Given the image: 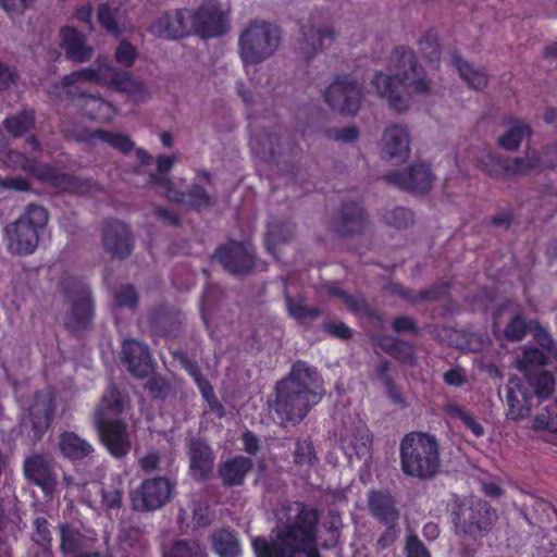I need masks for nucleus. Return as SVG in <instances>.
<instances>
[{
  "label": "nucleus",
  "instance_id": "14",
  "mask_svg": "<svg viewBox=\"0 0 557 557\" xmlns=\"http://www.w3.org/2000/svg\"><path fill=\"white\" fill-rule=\"evenodd\" d=\"M175 483L165 476L145 479L131 493L132 507L136 511H153L162 508L173 497Z\"/></svg>",
  "mask_w": 557,
  "mask_h": 557
},
{
  "label": "nucleus",
  "instance_id": "20",
  "mask_svg": "<svg viewBox=\"0 0 557 557\" xmlns=\"http://www.w3.org/2000/svg\"><path fill=\"white\" fill-rule=\"evenodd\" d=\"M25 476L41 488L46 496H51L57 487V474L51 460L42 455L35 454L24 462Z\"/></svg>",
  "mask_w": 557,
  "mask_h": 557
},
{
  "label": "nucleus",
  "instance_id": "18",
  "mask_svg": "<svg viewBox=\"0 0 557 557\" xmlns=\"http://www.w3.org/2000/svg\"><path fill=\"white\" fill-rule=\"evenodd\" d=\"M102 245L112 258L125 260L133 251L134 235L127 224L110 219L102 226Z\"/></svg>",
  "mask_w": 557,
  "mask_h": 557
},
{
  "label": "nucleus",
  "instance_id": "27",
  "mask_svg": "<svg viewBox=\"0 0 557 557\" xmlns=\"http://www.w3.org/2000/svg\"><path fill=\"white\" fill-rule=\"evenodd\" d=\"M112 73L113 65L108 62H102L98 58L96 66L83 67L64 75L62 77V84L65 87H70L78 82H87L96 85L109 86Z\"/></svg>",
  "mask_w": 557,
  "mask_h": 557
},
{
  "label": "nucleus",
  "instance_id": "39",
  "mask_svg": "<svg viewBox=\"0 0 557 557\" xmlns=\"http://www.w3.org/2000/svg\"><path fill=\"white\" fill-rule=\"evenodd\" d=\"M36 124L34 110H23L9 115L3 121L4 129L14 138H21L29 133Z\"/></svg>",
  "mask_w": 557,
  "mask_h": 557
},
{
  "label": "nucleus",
  "instance_id": "40",
  "mask_svg": "<svg viewBox=\"0 0 557 557\" xmlns=\"http://www.w3.org/2000/svg\"><path fill=\"white\" fill-rule=\"evenodd\" d=\"M250 146L255 153L260 154L268 162L277 163L281 154V137L276 134H268L262 141L257 135H250Z\"/></svg>",
  "mask_w": 557,
  "mask_h": 557
},
{
  "label": "nucleus",
  "instance_id": "52",
  "mask_svg": "<svg viewBox=\"0 0 557 557\" xmlns=\"http://www.w3.org/2000/svg\"><path fill=\"white\" fill-rule=\"evenodd\" d=\"M480 168L490 176L508 177V157L488 153L480 160Z\"/></svg>",
  "mask_w": 557,
  "mask_h": 557
},
{
  "label": "nucleus",
  "instance_id": "17",
  "mask_svg": "<svg viewBox=\"0 0 557 557\" xmlns=\"http://www.w3.org/2000/svg\"><path fill=\"white\" fill-rule=\"evenodd\" d=\"M384 180L412 194H426L434 181L430 165L425 163H413L406 171H392L384 175Z\"/></svg>",
  "mask_w": 557,
  "mask_h": 557
},
{
  "label": "nucleus",
  "instance_id": "43",
  "mask_svg": "<svg viewBox=\"0 0 557 557\" xmlns=\"http://www.w3.org/2000/svg\"><path fill=\"white\" fill-rule=\"evenodd\" d=\"M455 66L461 78L473 89L480 90L487 85V75L484 71L474 69L460 57L454 58Z\"/></svg>",
  "mask_w": 557,
  "mask_h": 557
},
{
  "label": "nucleus",
  "instance_id": "58",
  "mask_svg": "<svg viewBox=\"0 0 557 557\" xmlns=\"http://www.w3.org/2000/svg\"><path fill=\"white\" fill-rule=\"evenodd\" d=\"M115 60L119 64L131 67L138 58V51L128 40H121L115 50Z\"/></svg>",
  "mask_w": 557,
  "mask_h": 557
},
{
  "label": "nucleus",
  "instance_id": "41",
  "mask_svg": "<svg viewBox=\"0 0 557 557\" xmlns=\"http://www.w3.org/2000/svg\"><path fill=\"white\" fill-rule=\"evenodd\" d=\"M527 380L535 396L541 400L548 399L555 392L556 379L550 371L536 370L534 373L528 374Z\"/></svg>",
  "mask_w": 557,
  "mask_h": 557
},
{
  "label": "nucleus",
  "instance_id": "23",
  "mask_svg": "<svg viewBox=\"0 0 557 557\" xmlns=\"http://www.w3.org/2000/svg\"><path fill=\"white\" fill-rule=\"evenodd\" d=\"M252 469L251 458L236 455L219 463L218 476L224 487H237L245 484Z\"/></svg>",
  "mask_w": 557,
  "mask_h": 557
},
{
  "label": "nucleus",
  "instance_id": "55",
  "mask_svg": "<svg viewBox=\"0 0 557 557\" xmlns=\"http://www.w3.org/2000/svg\"><path fill=\"white\" fill-rule=\"evenodd\" d=\"M98 21L101 27L115 36L121 34L116 20V10L110 8L108 3H102L98 8Z\"/></svg>",
  "mask_w": 557,
  "mask_h": 557
},
{
  "label": "nucleus",
  "instance_id": "9",
  "mask_svg": "<svg viewBox=\"0 0 557 557\" xmlns=\"http://www.w3.org/2000/svg\"><path fill=\"white\" fill-rule=\"evenodd\" d=\"M281 42L280 28L269 22L253 20L242 32L238 40L240 58L246 66L270 58Z\"/></svg>",
  "mask_w": 557,
  "mask_h": 557
},
{
  "label": "nucleus",
  "instance_id": "54",
  "mask_svg": "<svg viewBox=\"0 0 557 557\" xmlns=\"http://www.w3.org/2000/svg\"><path fill=\"white\" fill-rule=\"evenodd\" d=\"M383 219L387 225L397 230H405L413 224V213L403 207L386 211Z\"/></svg>",
  "mask_w": 557,
  "mask_h": 557
},
{
  "label": "nucleus",
  "instance_id": "51",
  "mask_svg": "<svg viewBox=\"0 0 557 557\" xmlns=\"http://www.w3.org/2000/svg\"><path fill=\"white\" fill-rule=\"evenodd\" d=\"M451 285L447 282L435 283L426 288L417 290L416 305L422 302H433L446 299L449 296Z\"/></svg>",
  "mask_w": 557,
  "mask_h": 557
},
{
  "label": "nucleus",
  "instance_id": "21",
  "mask_svg": "<svg viewBox=\"0 0 557 557\" xmlns=\"http://www.w3.org/2000/svg\"><path fill=\"white\" fill-rule=\"evenodd\" d=\"M367 224L366 210L358 201L343 203L334 220L335 232L343 237L362 233Z\"/></svg>",
  "mask_w": 557,
  "mask_h": 557
},
{
  "label": "nucleus",
  "instance_id": "3",
  "mask_svg": "<svg viewBox=\"0 0 557 557\" xmlns=\"http://www.w3.org/2000/svg\"><path fill=\"white\" fill-rule=\"evenodd\" d=\"M389 66L394 72L392 75L376 72L371 84L380 97L387 99L393 110L404 112L408 109V100L401 92L404 87H411L416 94L430 92V81L412 49L396 47L391 54Z\"/></svg>",
  "mask_w": 557,
  "mask_h": 557
},
{
  "label": "nucleus",
  "instance_id": "2",
  "mask_svg": "<svg viewBox=\"0 0 557 557\" xmlns=\"http://www.w3.org/2000/svg\"><path fill=\"white\" fill-rule=\"evenodd\" d=\"M148 32L162 39L175 40L195 34L203 39L219 37L227 32L226 16L216 0L200 4L195 11L177 9L154 20Z\"/></svg>",
  "mask_w": 557,
  "mask_h": 557
},
{
  "label": "nucleus",
  "instance_id": "62",
  "mask_svg": "<svg viewBox=\"0 0 557 557\" xmlns=\"http://www.w3.org/2000/svg\"><path fill=\"white\" fill-rule=\"evenodd\" d=\"M530 324H532L531 330L533 331L535 342L546 351L553 352L556 348V344L547 330L540 325L536 320H530Z\"/></svg>",
  "mask_w": 557,
  "mask_h": 557
},
{
  "label": "nucleus",
  "instance_id": "10",
  "mask_svg": "<svg viewBox=\"0 0 557 557\" xmlns=\"http://www.w3.org/2000/svg\"><path fill=\"white\" fill-rule=\"evenodd\" d=\"M496 518L497 515L493 507L482 499L456 502L450 511L455 534L471 539L486 535Z\"/></svg>",
  "mask_w": 557,
  "mask_h": 557
},
{
  "label": "nucleus",
  "instance_id": "35",
  "mask_svg": "<svg viewBox=\"0 0 557 557\" xmlns=\"http://www.w3.org/2000/svg\"><path fill=\"white\" fill-rule=\"evenodd\" d=\"M284 302L288 317L301 326L310 325L322 314V310L319 307L307 306L294 300L287 289L284 292Z\"/></svg>",
  "mask_w": 557,
  "mask_h": 557
},
{
  "label": "nucleus",
  "instance_id": "46",
  "mask_svg": "<svg viewBox=\"0 0 557 557\" xmlns=\"http://www.w3.org/2000/svg\"><path fill=\"white\" fill-rule=\"evenodd\" d=\"M547 362V355L543 350L537 347H527L518 361V369L527 376L539 370L537 368L546 366Z\"/></svg>",
  "mask_w": 557,
  "mask_h": 557
},
{
  "label": "nucleus",
  "instance_id": "7",
  "mask_svg": "<svg viewBox=\"0 0 557 557\" xmlns=\"http://www.w3.org/2000/svg\"><path fill=\"white\" fill-rule=\"evenodd\" d=\"M49 221L48 210L37 203H28L17 220L3 228L8 250L17 256H29L38 247L40 233Z\"/></svg>",
  "mask_w": 557,
  "mask_h": 557
},
{
  "label": "nucleus",
  "instance_id": "45",
  "mask_svg": "<svg viewBox=\"0 0 557 557\" xmlns=\"http://www.w3.org/2000/svg\"><path fill=\"white\" fill-rule=\"evenodd\" d=\"M175 163L174 156L161 154L157 158V173H151L149 184L164 188L169 194L172 190L173 183L168 176Z\"/></svg>",
  "mask_w": 557,
  "mask_h": 557
},
{
  "label": "nucleus",
  "instance_id": "47",
  "mask_svg": "<svg viewBox=\"0 0 557 557\" xmlns=\"http://www.w3.org/2000/svg\"><path fill=\"white\" fill-rule=\"evenodd\" d=\"M418 46L425 61L437 66L441 51L436 30L428 29L418 41Z\"/></svg>",
  "mask_w": 557,
  "mask_h": 557
},
{
  "label": "nucleus",
  "instance_id": "29",
  "mask_svg": "<svg viewBox=\"0 0 557 557\" xmlns=\"http://www.w3.org/2000/svg\"><path fill=\"white\" fill-rule=\"evenodd\" d=\"M374 345L400 363L412 364L416 360L414 345L405 339L382 335L375 338Z\"/></svg>",
  "mask_w": 557,
  "mask_h": 557
},
{
  "label": "nucleus",
  "instance_id": "59",
  "mask_svg": "<svg viewBox=\"0 0 557 557\" xmlns=\"http://www.w3.org/2000/svg\"><path fill=\"white\" fill-rule=\"evenodd\" d=\"M382 524L385 529L375 542L376 550H384L394 545L400 534L399 522Z\"/></svg>",
  "mask_w": 557,
  "mask_h": 557
},
{
  "label": "nucleus",
  "instance_id": "5",
  "mask_svg": "<svg viewBox=\"0 0 557 557\" xmlns=\"http://www.w3.org/2000/svg\"><path fill=\"white\" fill-rule=\"evenodd\" d=\"M123 399L119 388L110 385L94 411L92 422L101 444L114 458L125 457L132 448L127 423L120 418Z\"/></svg>",
  "mask_w": 557,
  "mask_h": 557
},
{
  "label": "nucleus",
  "instance_id": "26",
  "mask_svg": "<svg viewBox=\"0 0 557 557\" xmlns=\"http://www.w3.org/2000/svg\"><path fill=\"white\" fill-rule=\"evenodd\" d=\"M190 475L197 482L207 480L214 463V455L211 447L202 441L194 440L188 447Z\"/></svg>",
  "mask_w": 557,
  "mask_h": 557
},
{
  "label": "nucleus",
  "instance_id": "36",
  "mask_svg": "<svg viewBox=\"0 0 557 557\" xmlns=\"http://www.w3.org/2000/svg\"><path fill=\"white\" fill-rule=\"evenodd\" d=\"M212 547L219 557H239L240 543L233 531L220 529L211 536Z\"/></svg>",
  "mask_w": 557,
  "mask_h": 557
},
{
  "label": "nucleus",
  "instance_id": "38",
  "mask_svg": "<svg viewBox=\"0 0 557 557\" xmlns=\"http://www.w3.org/2000/svg\"><path fill=\"white\" fill-rule=\"evenodd\" d=\"M60 550L65 557H73L83 552L85 536L83 533L69 523L59 525Z\"/></svg>",
  "mask_w": 557,
  "mask_h": 557
},
{
  "label": "nucleus",
  "instance_id": "49",
  "mask_svg": "<svg viewBox=\"0 0 557 557\" xmlns=\"http://www.w3.org/2000/svg\"><path fill=\"white\" fill-rule=\"evenodd\" d=\"M175 200L197 210L207 208L211 203L210 195L206 188L199 184L191 185L186 193L181 194L180 198Z\"/></svg>",
  "mask_w": 557,
  "mask_h": 557
},
{
  "label": "nucleus",
  "instance_id": "12",
  "mask_svg": "<svg viewBox=\"0 0 557 557\" xmlns=\"http://www.w3.org/2000/svg\"><path fill=\"white\" fill-rule=\"evenodd\" d=\"M363 97L362 84L348 74L336 75L324 91L327 106L345 116H354L359 112Z\"/></svg>",
  "mask_w": 557,
  "mask_h": 557
},
{
  "label": "nucleus",
  "instance_id": "61",
  "mask_svg": "<svg viewBox=\"0 0 557 557\" xmlns=\"http://www.w3.org/2000/svg\"><path fill=\"white\" fill-rule=\"evenodd\" d=\"M406 557H431L430 550L416 534H408L404 546Z\"/></svg>",
  "mask_w": 557,
  "mask_h": 557
},
{
  "label": "nucleus",
  "instance_id": "32",
  "mask_svg": "<svg viewBox=\"0 0 557 557\" xmlns=\"http://www.w3.org/2000/svg\"><path fill=\"white\" fill-rule=\"evenodd\" d=\"M295 224L289 221H280L275 218L269 220L264 238L267 250L274 255L275 247L281 243L289 242L295 235Z\"/></svg>",
  "mask_w": 557,
  "mask_h": 557
},
{
  "label": "nucleus",
  "instance_id": "53",
  "mask_svg": "<svg viewBox=\"0 0 557 557\" xmlns=\"http://www.w3.org/2000/svg\"><path fill=\"white\" fill-rule=\"evenodd\" d=\"M531 329L532 324H530V321H525L521 314H516L506 324L504 337L511 343L520 342Z\"/></svg>",
  "mask_w": 557,
  "mask_h": 557
},
{
  "label": "nucleus",
  "instance_id": "4",
  "mask_svg": "<svg viewBox=\"0 0 557 557\" xmlns=\"http://www.w3.org/2000/svg\"><path fill=\"white\" fill-rule=\"evenodd\" d=\"M318 519L315 509L301 504L295 519L276 540L269 542L258 536L252 541L256 557H321L315 542Z\"/></svg>",
  "mask_w": 557,
  "mask_h": 557
},
{
  "label": "nucleus",
  "instance_id": "42",
  "mask_svg": "<svg viewBox=\"0 0 557 557\" xmlns=\"http://www.w3.org/2000/svg\"><path fill=\"white\" fill-rule=\"evenodd\" d=\"M53 416L54 407L51 403L45 405L42 409H34L30 412V438L34 443L39 442L42 438L53 421Z\"/></svg>",
  "mask_w": 557,
  "mask_h": 557
},
{
  "label": "nucleus",
  "instance_id": "64",
  "mask_svg": "<svg viewBox=\"0 0 557 557\" xmlns=\"http://www.w3.org/2000/svg\"><path fill=\"white\" fill-rule=\"evenodd\" d=\"M146 388L152 398L164 399L170 391L169 383L160 376H151L146 383Z\"/></svg>",
  "mask_w": 557,
  "mask_h": 557
},
{
  "label": "nucleus",
  "instance_id": "48",
  "mask_svg": "<svg viewBox=\"0 0 557 557\" xmlns=\"http://www.w3.org/2000/svg\"><path fill=\"white\" fill-rule=\"evenodd\" d=\"M205 548L197 542L177 540L163 553V557H205Z\"/></svg>",
  "mask_w": 557,
  "mask_h": 557
},
{
  "label": "nucleus",
  "instance_id": "1",
  "mask_svg": "<svg viewBox=\"0 0 557 557\" xmlns=\"http://www.w3.org/2000/svg\"><path fill=\"white\" fill-rule=\"evenodd\" d=\"M323 383L322 376L313 366L296 360L289 372L275 385V399L272 410L278 423L296 425L318 405L323 396L317 388Z\"/></svg>",
  "mask_w": 557,
  "mask_h": 557
},
{
  "label": "nucleus",
  "instance_id": "11",
  "mask_svg": "<svg viewBox=\"0 0 557 557\" xmlns=\"http://www.w3.org/2000/svg\"><path fill=\"white\" fill-rule=\"evenodd\" d=\"M69 302L64 326L73 335L88 330L95 318V301L90 287L81 280L69 278L62 282Z\"/></svg>",
  "mask_w": 557,
  "mask_h": 557
},
{
  "label": "nucleus",
  "instance_id": "19",
  "mask_svg": "<svg viewBox=\"0 0 557 557\" xmlns=\"http://www.w3.org/2000/svg\"><path fill=\"white\" fill-rule=\"evenodd\" d=\"M122 358L129 373L138 379L147 377L153 371V359L149 347L137 339H125L122 344Z\"/></svg>",
  "mask_w": 557,
  "mask_h": 557
},
{
  "label": "nucleus",
  "instance_id": "30",
  "mask_svg": "<svg viewBox=\"0 0 557 557\" xmlns=\"http://www.w3.org/2000/svg\"><path fill=\"white\" fill-rule=\"evenodd\" d=\"M78 140L90 145H95L99 140L108 144L110 147L122 152L123 154L131 153L135 148V143L127 135L100 128L85 131L78 137Z\"/></svg>",
  "mask_w": 557,
  "mask_h": 557
},
{
  "label": "nucleus",
  "instance_id": "16",
  "mask_svg": "<svg viewBox=\"0 0 557 557\" xmlns=\"http://www.w3.org/2000/svg\"><path fill=\"white\" fill-rule=\"evenodd\" d=\"M147 321L154 338L175 339L182 334L184 314L176 307L160 304L149 311Z\"/></svg>",
  "mask_w": 557,
  "mask_h": 557
},
{
  "label": "nucleus",
  "instance_id": "56",
  "mask_svg": "<svg viewBox=\"0 0 557 557\" xmlns=\"http://www.w3.org/2000/svg\"><path fill=\"white\" fill-rule=\"evenodd\" d=\"M34 532L32 534V540L45 547L49 548L52 544V534L49 528V522L45 517H37L34 520Z\"/></svg>",
  "mask_w": 557,
  "mask_h": 557
},
{
  "label": "nucleus",
  "instance_id": "34",
  "mask_svg": "<svg viewBox=\"0 0 557 557\" xmlns=\"http://www.w3.org/2000/svg\"><path fill=\"white\" fill-rule=\"evenodd\" d=\"M82 110L85 116L100 123L111 122L116 115V109L111 102L96 96L84 97Z\"/></svg>",
  "mask_w": 557,
  "mask_h": 557
},
{
  "label": "nucleus",
  "instance_id": "57",
  "mask_svg": "<svg viewBox=\"0 0 557 557\" xmlns=\"http://www.w3.org/2000/svg\"><path fill=\"white\" fill-rule=\"evenodd\" d=\"M114 300L119 307L135 309L138 306V294L132 284L120 286L114 293Z\"/></svg>",
  "mask_w": 557,
  "mask_h": 557
},
{
  "label": "nucleus",
  "instance_id": "63",
  "mask_svg": "<svg viewBox=\"0 0 557 557\" xmlns=\"http://www.w3.org/2000/svg\"><path fill=\"white\" fill-rule=\"evenodd\" d=\"M326 136L335 141L351 143L359 136V129L356 126L333 127L326 131Z\"/></svg>",
  "mask_w": 557,
  "mask_h": 557
},
{
  "label": "nucleus",
  "instance_id": "13",
  "mask_svg": "<svg viewBox=\"0 0 557 557\" xmlns=\"http://www.w3.org/2000/svg\"><path fill=\"white\" fill-rule=\"evenodd\" d=\"M213 257L232 275H249L258 265L256 249L248 239H230L215 249Z\"/></svg>",
  "mask_w": 557,
  "mask_h": 557
},
{
  "label": "nucleus",
  "instance_id": "50",
  "mask_svg": "<svg viewBox=\"0 0 557 557\" xmlns=\"http://www.w3.org/2000/svg\"><path fill=\"white\" fill-rule=\"evenodd\" d=\"M293 457L295 465L300 467H312L318 462L313 443L308 438L296 441Z\"/></svg>",
  "mask_w": 557,
  "mask_h": 557
},
{
  "label": "nucleus",
  "instance_id": "6",
  "mask_svg": "<svg viewBox=\"0 0 557 557\" xmlns=\"http://www.w3.org/2000/svg\"><path fill=\"white\" fill-rule=\"evenodd\" d=\"M400 469L407 476L428 480L441 468L440 443L435 435L412 431L399 444Z\"/></svg>",
  "mask_w": 557,
  "mask_h": 557
},
{
  "label": "nucleus",
  "instance_id": "44",
  "mask_svg": "<svg viewBox=\"0 0 557 557\" xmlns=\"http://www.w3.org/2000/svg\"><path fill=\"white\" fill-rule=\"evenodd\" d=\"M444 412L453 419H459L463 425L471 431L475 438L484 435V428L482 424L462 406L447 403L443 407Z\"/></svg>",
  "mask_w": 557,
  "mask_h": 557
},
{
  "label": "nucleus",
  "instance_id": "22",
  "mask_svg": "<svg viewBox=\"0 0 557 557\" xmlns=\"http://www.w3.org/2000/svg\"><path fill=\"white\" fill-rule=\"evenodd\" d=\"M409 129L406 125L393 124L383 134V154L391 162L403 163L410 156Z\"/></svg>",
  "mask_w": 557,
  "mask_h": 557
},
{
  "label": "nucleus",
  "instance_id": "8",
  "mask_svg": "<svg viewBox=\"0 0 557 557\" xmlns=\"http://www.w3.org/2000/svg\"><path fill=\"white\" fill-rule=\"evenodd\" d=\"M10 158L18 162L20 168L28 175L39 182L49 184L60 194L85 195L91 190L92 182L89 178H82L72 173L61 172L51 163L39 162L22 152L12 151Z\"/></svg>",
  "mask_w": 557,
  "mask_h": 557
},
{
  "label": "nucleus",
  "instance_id": "31",
  "mask_svg": "<svg viewBox=\"0 0 557 557\" xmlns=\"http://www.w3.org/2000/svg\"><path fill=\"white\" fill-rule=\"evenodd\" d=\"M108 87L125 92L136 99L144 98L147 95V88L141 81L135 78L131 72L122 71L115 66H113Z\"/></svg>",
  "mask_w": 557,
  "mask_h": 557
},
{
  "label": "nucleus",
  "instance_id": "28",
  "mask_svg": "<svg viewBox=\"0 0 557 557\" xmlns=\"http://www.w3.org/2000/svg\"><path fill=\"white\" fill-rule=\"evenodd\" d=\"M58 445L60 454L72 462L82 461L95 451L94 446L86 438L73 431L62 432Z\"/></svg>",
  "mask_w": 557,
  "mask_h": 557
},
{
  "label": "nucleus",
  "instance_id": "24",
  "mask_svg": "<svg viewBox=\"0 0 557 557\" xmlns=\"http://www.w3.org/2000/svg\"><path fill=\"white\" fill-rule=\"evenodd\" d=\"M368 508L370 515L379 523L399 522L400 512L395 497L383 490H371L368 493Z\"/></svg>",
  "mask_w": 557,
  "mask_h": 557
},
{
  "label": "nucleus",
  "instance_id": "15",
  "mask_svg": "<svg viewBox=\"0 0 557 557\" xmlns=\"http://www.w3.org/2000/svg\"><path fill=\"white\" fill-rule=\"evenodd\" d=\"M327 11L315 9L310 13L307 25L300 26L298 50L305 61H310L326 44H333L336 34L333 29L320 25L325 20Z\"/></svg>",
  "mask_w": 557,
  "mask_h": 557
},
{
  "label": "nucleus",
  "instance_id": "60",
  "mask_svg": "<svg viewBox=\"0 0 557 557\" xmlns=\"http://www.w3.org/2000/svg\"><path fill=\"white\" fill-rule=\"evenodd\" d=\"M205 386H201L199 389L202 398L206 400V403L209 406V409L212 413H214L218 418L222 419L225 417L226 411L222 403L216 397L213 386L211 383L203 384Z\"/></svg>",
  "mask_w": 557,
  "mask_h": 557
},
{
  "label": "nucleus",
  "instance_id": "33",
  "mask_svg": "<svg viewBox=\"0 0 557 557\" xmlns=\"http://www.w3.org/2000/svg\"><path fill=\"white\" fill-rule=\"evenodd\" d=\"M508 129L499 136L498 145L508 151H517L525 137L531 138L533 131L530 125L523 123L518 119H510L505 122Z\"/></svg>",
  "mask_w": 557,
  "mask_h": 557
},
{
  "label": "nucleus",
  "instance_id": "25",
  "mask_svg": "<svg viewBox=\"0 0 557 557\" xmlns=\"http://www.w3.org/2000/svg\"><path fill=\"white\" fill-rule=\"evenodd\" d=\"M60 47L64 50L67 60L84 63L91 59L92 48L86 45L85 35L75 27L64 26L60 29Z\"/></svg>",
  "mask_w": 557,
  "mask_h": 557
},
{
  "label": "nucleus",
  "instance_id": "37",
  "mask_svg": "<svg viewBox=\"0 0 557 557\" xmlns=\"http://www.w3.org/2000/svg\"><path fill=\"white\" fill-rule=\"evenodd\" d=\"M506 398L508 404L507 417L510 420L519 421L530 416L531 405L529 397L520 386L517 388L508 386Z\"/></svg>",
  "mask_w": 557,
  "mask_h": 557
}]
</instances>
